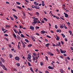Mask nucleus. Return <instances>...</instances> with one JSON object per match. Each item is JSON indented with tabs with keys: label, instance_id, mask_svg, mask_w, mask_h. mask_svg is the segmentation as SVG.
I'll list each match as a JSON object with an SVG mask.
<instances>
[{
	"label": "nucleus",
	"instance_id": "1",
	"mask_svg": "<svg viewBox=\"0 0 73 73\" xmlns=\"http://www.w3.org/2000/svg\"><path fill=\"white\" fill-rule=\"evenodd\" d=\"M33 22L32 23V24L33 26L35 25V24H36L38 23V18L33 19Z\"/></svg>",
	"mask_w": 73,
	"mask_h": 73
},
{
	"label": "nucleus",
	"instance_id": "2",
	"mask_svg": "<svg viewBox=\"0 0 73 73\" xmlns=\"http://www.w3.org/2000/svg\"><path fill=\"white\" fill-rule=\"evenodd\" d=\"M60 50L61 53L62 54L65 53L66 52V50H62L61 49H60Z\"/></svg>",
	"mask_w": 73,
	"mask_h": 73
},
{
	"label": "nucleus",
	"instance_id": "3",
	"mask_svg": "<svg viewBox=\"0 0 73 73\" xmlns=\"http://www.w3.org/2000/svg\"><path fill=\"white\" fill-rule=\"evenodd\" d=\"M15 60H17V61H19L20 60V58L18 56H16L15 57Z\"/></svg>",
	"mask_w": 73,
	"mask_h": 73
},
{
	"label": "nucleus",
	"instance_id": "4",
	"mask_svg": "<svg viewBox=\"0 0 73 73\" xmlns=\"http://www.w3.org/2000/svg\"><path fill=\"white\" fill-rule=\"evenodd\" d=\"M30 29H31L32 31H33L34 30L35 27L33 26H30Z\"/></svg>",
	"mask_w": 73,
	"mask_h": 73
},
{
	"label": "nucleus",
	"instance_id": "5",
	"mask_svg": "<svg viewBox=\"0 0 73 73\" xmlns=\"http://www.w3.org/2000/svg\"><path fill=\"white\" fill-rule=\"evenodd\" d=\"M3 62L1 61H0V66H1L2 67H3V66L4 67V65H3V64H2Z\"/></svg>",
	"mask_w": 73,
	"mask_h": 73
},
{
	"label": "nucleus",
	"instance_id": "6",
	"mask_svg": "<svg viewBox=\"0 0 73 73\" xmlns=\"http://www.w3.org/2000/svg\"><path fill=\"white\" fill-rule=\"evenodd\" d=\"M64 15H65V17H66V18H67V17H68L69 16V15H68V14L66 13H64Z\"/></svg>",
	"mask_w": 73,
	"mask_h": 73
},
{
	"label": "nucleus",
	"instance_id": "7",
	"mask_svg": "<svg viewBox=\"0 0 73 73\" xmlns=\"http://www.w3.org/2000/svg\"><path fill=\"white\" fill-rule=\"evenodd\" d=\"M35 8L37 9H40V7L38 5L36 6V5L35 6Z\"/></svg>",
	"mask_w": 73,
	"mask_h": 73
},
{
	"label": "nucleus",
	"instance_id": "8",
	"mask_svg": "<svg viewBox=\"0 0 73 73\" xmlns=\"http://www.w3.org/2000/svg\"><path fill=\"white\" fill-rule=\"evenodd\" d=\"M27 59L28 61H30V62H32V60H31V58H29V57H27Z\"/></svg>",
	"mask_w": 73,
	"mask_h": 73
},
{
	"label": "nucleus",
	"instance_id": "9",
	"mask_svg": "<svg viewBox=\"0 0 73 73\" xmlns=\"http://www.w3.org/2000/svg\"><path fill=\"white\" fill-rule=\"evenodd\" d=\"M48 69H54V68H53V67L50 66H49L48 67Z\"/></svg>",
	"mask_w": 73,
	"mask_h": 73
},
{
	"label": "nucleus",
	"instance_id": "10",
	"mask_svg": "<svg viewBox=\"0 0 73 73\" xmlns=\"http://www.w3.org/2000/svg\"><path fill=\"white\" fill-rule=\"evenodd\" d=\"M45 33V31L44 30L42 31H40V33L41 34H44Z\"/></svg>",
	"mask_w": 73,
	"mask_h": 73
},
{
	"label": "nucleus",
	"instance_id": "11",
	"mask_svg": "<svg viewBox=\"0 0 73 73\" xmlns=\"http://www.w3.org/2000/svg\"><path fill=\"white\" fill-rule=\"evenodd\" d=\"M0 59L3 62H5V60H4L3 58H1Z\"/></svg>",
	"mask_w": 73,
	"mask_h": 73
},
{
	"label": "nucleus",
	"instance_id": "12",
	"mask_svg": "<svg viewBox=\"0 0 73 73\" xmlns=\"http://www.w3.org/2000/svg\"><path fill=\"white\" fill-rule=\"evenodd\" d=\"M60 38L59 36H56V40H57V41H58L60 40Z\"/></svg>",
	"mask_w": 73,
	"mask_h": 73
},
{
	"label": "nucleus",
	"instance_id": "13",
	"mask_svg": "<svg viewBox=\"0 0 73 73\" xmlns=\"http://www.w3.org/2000/svg\"><path fill=\"white\" fill-rule=\"evenodd\" d=\"M13 16L14 18L16 19H18V17H17V16L15 15H13Z\"/></svg>",
	"mask_w": 73,
	"mask_h": 73
},
{
	"label": "nucleus",
	"instance_id": "14",
	"mask_svg": "<svg viewBox=\"0 0 73 73\" xmlns=\"http://www.w3.org/2000/svg\"><path fill=\"white\" fill-rule=\"evenodd\" d=\"M64 27V26L63 25H60V28H62V29H63V28Z\"/></svg>",
	"mask_w": 73,
	"mask_h": 73
},
{
	"label": "nucleus",
	"instance_id": "15",
	"mask_svg": "<svg viewBox=\"0 0 73 73\" xmlns=\"http://www.w3.org/2000/svg\"><path fill=\"white\" fill-rule=\"evenodd\" d=\"M30 70H31V72H33V73H34V71H33V69H32V67H30Z\"/></svg>",
	"mask_w": 73,
	"mask_h": 73
},
{
	"label": "nucleus",
	"instance_id": "16",
	"mask_svg": "<svg viewBox=\"0 0 73 73\" xmlns=\"http://www.w3.org/2000/svg\"><path fill=\"white\" fill-rule=\"evenodd\" d=\"M32 57L33 58V60H36V58H35V57H36L35 56H33Z\"/></svg>",
	"mask_w": 73,
	"mask_h": 73
},
{
	"label": "nucleus",
	"instance_id": "17",
	"mask_svg": "<svg viewBox=\"0 0 73 73\" xmlns=\"http://www.w3.org/2000/svg\"><path fill=\"white\" fill-rule=\"evenodd\" d=\"M5 27H6V28H8L9 27H11V26H10L9 25H5Z\"/></svg>",
	"mask_w": 73,
	"mask_h": 73
},
{
	"label": "nucleus",
	"instance_id": "18",
	"mask_svg": "<svg viewBox=\"0 0 73 73\" xmlns=\"http://www.w3.org/2000/svg\"><path fill=\"white\" fill-rule=\"evenodd\" d=\"M49 45H50L49 43H47L46 44L45 46L46 47H49Z\"/></svg>",
	"mask_w": 73,
	"mask_h": 73
},
{
	"label": "nucleus",
	"instance_id": "19",
	"mask_svg": "<svg viewBox=\"0 0 73 73\" xmlns=\"http://www.w3.org/2000/svg\"><path fill=\"white\" fill-rule=\"evenodd\" d=\"M22 45H23V48H25V43H23V44H22Z\"/></svg>",
	"mask_w": 73,
	"mask_h": 73
},
{
	"label": "nucleus",
	"instance_id": "20",
	"mask_svg": "<svg viewBox=\"0 0 73 73\" xmlns=\"http://www.w3.org/2000/svg\"><path fill=\"white\" fill-rule=\"evenodd\" d=\"M40 65L41 66H42L44 65V63L42 62H40Z\"/></svg>",
	"mask_w": 73,
	"mask_h": 73
},
{
	"label": "nucleus",
	"instance_id": "21",
	"mask_svg": "<svg viewBox=\"0 0 73 73\" xmlns=\"http://www.w3.org/2000/svg\"><path fill=\"white\" fill-rule=\"evenodd\" d=\"M14 32H15V33H17V32L18 31H17L16 30V29H13Z\"/></svg>",
	"mask_w": 73,
	"mask_h": 73
},
{
	"label": "nucleus",
	"instance_id": "22",
	"mask_svg": "<svg viewBox=\"0 0 73 73\" xmlns=\"http://www.w3.org/2000/svg\"><path fill=\"white\" fill-rule=\"evenodd\" d=\"M16 65L17 66H20V63H17L16 64Z\"/></svg>",
	"mask_w": 73,
	"mask_h": 73
},
{
	"label": "nucleus",
	"instance_id": "23",
	"mask_svg": "<svg viewBox=\"0 0 73 73\" xmlns=\"http://www.w3.org/2000/svg\"><path fill=\"white\" fill-rule=\"evenodd\" d=\"M47 54H48V55H50V54L51 53V52H49V51H47Z\"/></svg>",
	"mask_w": 73,
	"mask_h": 73
},
{
	"label": "nucleus",
	"instance_id": "24",
	"mask_svg": "<svg viewBox=\"0 0 73 73\" xmlns=\"http://www.w3.org/2000/svg\"><path fill=\"white\" fill-rule=\"evenodd\" d=\"M9 56L10 58H12L13 57V55H12L11 54H9Z\"/></svg>",
	"mask_w": 73,
	"mask_h": 73
},
{
	"label": "nucleus",
	"instance_id": "25",
	"mask_svg": "<svg viewBox=\"0 0 73 73\" xmlns=\"http://www.w3.org/2000/svg\"><path fill=\"white\" fill-rule=\"evenodd\" d=\"M31 38H32L33 41H35V39L34 38V37H31Z\"/></svg>",
	"mask_w": 73,
	"mask_h": 73
},
{
	"label": "nucleus",
	"instance_id": "26",
	"mask_svg": "<svg viewBox=\"0 0 73 73\" xmlns=\"http://www.w3.org/2000/svg\"><path fill=\"white\" fill-rule=\"evenodd\" d=\"M14 37H15V38H16V35H15V33H13V34Z\"/></svg>",
	"mask_w": 73,
	"mask_h": 73
},
{
	"label": "nucleus",
	"instance_id": "27",
	"mask_svg": "<svg viewBox=\"0 0 73 73\" xmlns=\"http://www.w3.org/2000/svg\"><path fill=\"white\" fill-rule=\"evenodd\" d=\"M60 72L61 73H64V71H63V70H62V69H60Z\"/></svg>",
	"mask_w": 73,
	"mask_h": 73
},
{
	"label": "nucleus",
	"instance_id": "28",
	"mask_svg": "<svg viewBox=\"0 0 73 73\" xmlns=\"http://www.w3.org/2000/svg\"><path fill=\"white\" fill-rule=\"evenodd\" d=\"M28 57H29V58H32V56H31V55L29 54H28Z\"/></svg>",
	"mask_w": 73,
	"mask_h": 73
},
{
	"label": "nucleus",
	"instance_id": "29",
	"mask_svg": "<svg viewBox=\"0 0 73 73\" xmlns=\"http://www.w3.org/2000/svg\"><path fill=\"white\" fill-rule=\"evenodd\" d=\"M16 4H18V5H20L21 4V3L18 2H16Z\"/></svg>",
	"mask_w": 73,
	"mask_h": 73
},
{
	"label": "nucleus",
	"instance_id": "30",
	"mask_svg": "<svg viewBox=\"0 0 73 73\" xmlns=\"http://www.w3.org/2000/svg\"><path fill=\"white\" fill-rule=\"evenodd\" d=\"M68 32H69V33H70V35H72V33L71 31H70V30H69Z\"/></svg>",
	"mask_w": 73,
	"mask_h": 73
},
{
	"label": "nucleus",
	"instance_id": "31",
	"mask_svg": "<svg viewBox=\"0 0 73 73\" xmlns=\"http://www.w3.org/2000/svg\"><path fill=\"white\" fill-rule=\"evenodd\" d=\"M21 37H23L24 38L25 37L24 35H23V34H21Z\"/></svg>",
	"mask_w": 73,
	"mask_h": 73
},
{
	"label": "nucleus",
	"instance_id": "32",
	"mask_svg": "<svg viewBox=\"0 0 73 73\" xmlns=\"http://www.w3.org/2000/svg\"><path fill=\"white\" fill-rule=\"evenodd\" d=\"M43 20H45L46 21H48V19H46V18H44Z\"/></svg>",
	"mask_w": 73,
	"mask_h": 73
},
{
	"label": "nucleus",
	"instance_id": "33",
	"mask_svg": "<svg viewBox=\"0 0 73 73\" xmlns=\"http://www.w3.org/2000/svg\"><path fill=\"white\" fill-rule=\"evenodd\" d=\"M33 56H36L37 55V54H36V53H33Z\"/></svg>",
	"mask_w": 73,
	"mask_h": 73
},
{
	"label": "nucleus",
	"instance_id": "34",
	"mask_svg": "<svg viewBox=\"0 0 73 73\" xmlns=\"http://www.w3.org/2000/svg\"><path fill=\"white\" fill-rule=\"evenodd\" d=\"M17 38H18V40H20V37L19 35H18V36H17Z\"/></svg>",
	"mask_w": 73,
	"mask_h": 73
},
{
	"label": "nucleus",
	"instance_id": "35",
	"mask_svg": "<svg viewBox=\"0 0 73 73\" xmlns=\"http://www.w3.org/2000/svg\"><path fill=\"white\" fill-rule=\"evenodd\" d=\"M36 15L38 16V15H40V14L38 12H36Z\"/></svg>",
	"mask_w": 73,
	"mask_h": 73
},
{
	"label": "nucleus",
	"instance_id": "36",
	"mask_svg": "<svg viewBox=\"0 0 73 73\" xmlns=\"http://www.w3.org/2000/svg\"><path fill=\"white\" fill-rule=\"evenodd\" d=\"M32 45L31 44H30L28 45V47H31V46H32Z\"/></svg>",
	"mask_w": 73,
	"mask_h": 73
},
{
	"label": "nucleus",
	"instance_id": "37",
	"mask_svg": "<svg viewBox=\"0 0 73 73\" xmlns=\"http://www.w3.org/2000/svg\"><path fill=\"white\" fill-rule=\"evenodd\" d=\"M10 18H11V20H13H13H14L13 18V17H10Z\"/></svg>",
	"mask_w": 73,
	"mask_h": 73
},
{
	"label": "nucleus",
	"instance_id": "38",
	"mask_svg": "<svg viewBox=\"0 0 73 73\" xmlns=\"http://www.w3.org/2000/svg\"><path fill=\"white\" fill-rule=\"evenodd\" d=\"M17 8H19V9H21V7H19V6H17Z\"/></svg>",
	"mask_w": 73,
	"mask_h": 73
},
{
	"label": "nucleus",
	"instance_id": "39",
	"mask_svg": "<svg viewBox=\"0 0 73 73\" xmlns=\"http://www.w3.org/2000/svg\"><path fill=\"white\" fill-rule=\"evenodd\" d=\"M61 35H62V36H63V37H64V38L65 37V35H64V34H62Z\"/></svg>",
	"mask_w": 73,
	"mask_h": 73
},
{
	"label": "nucleus",
	"instance_id": "40",
	"mask_svg": "<svg viewBox=\"0 0 73 73\" xmlns=\"http://www.w3.org/2000/svg\"><path fill=\"white\" fill-rule=\"evenodd\" d=\"M28 64L29 65V66H32V65H31V63H30L29 62H28Z\"/></svg>",
	"mask_w": 73,
	"mask_h": 73
},
{
	"label": "nucleus",
	"instance_id": "41",
	"mask_svg": "<svg viewBox=\"0 0 73 73\" xmlns=\"http://www.w3.org/2000/svg\"><path fill=\"white\" fill-rule=\"evenodd\" d=\"M39 28H40V27H39L36 26V30H37V29H39Z\"/></svg>",
	"mask_w": 73,
	"mask_h": 73
},
{
	"label": "nucleus",
	"instance_id": "42",
	"mask_svg": "<svg viewBox=\"0 0 73 73\" xmlns=\"http://www.w3.org/2000/svg\"><path fill=\"white\" fill-rule=\"evenodd\" d=\"M25 40L27 42H29V40H28V39H25Z\"/></svg>",
	"mask_w": 73,
	"mask_h": 73
},
{
	"label": "nucleus",
	"instance_id": "43",
	"mask_svg": "<svg viewBox=\"0 0 73 73\" xmlns=\"http://www.w3.org/2000/svg\"><path fill=\"white\" fill-rule=\"evenodd\" d=\"M66 24H67V25H70V23H69V22H68H68H66Z\"/></svg>",
	"mask_w": 73,
	"mask_h": 73
},
{
	"label": "nucleus",
	"instance_id": "44",
	"mask_svg": "<svg viewBox=\"0 0 73 73\" xmlns=\"http://www.w3.org/2000/svg\"><path fill=\"white\" fill-rule=\"evenodd\" d=\"M51 64H52V65L53 68H54L55 66H54V64H53V63H51Z\"/></svg>",
	"mask_w": 73,
	"mask_h": 73
},
{
	"label": "nucleus",
	"instance_id": "45",
	"mask_svg": "<svg viewBox=\"0 0 73 73\" xmlns=\"http://www.w3.org/2000/svg\"><path fill=\"white\" fill-rule=\"evenodd\" d=\"M46 36L47 37H48V38H51V37L50 36H49L47 35H46Z\"/></svg>",
	"mask_w": 73,
	"mask_h": 73
},
{
	"label": "nucleus",
	"instance_id": "46",
	"mask_svg": "<svg viewBox=\"0 0 73 73\" xmlns=\"http://www.w3.org/2000/svg\"><path fill=\"white\" fill-rule=\"evenodd\" d=\"M45 57L47 61H48V57L47 56H45Z\"/></svg>",
	"mask_w": 73,
	"mask_h": 73
},
{
	"label": "nucleus",
	"instance_id": "47",
	"mask_svg": "<svg viewBox=\"0 0 73 73\" xmlns=\"http://www.w3.org/2000/svg\"><path fill=\"white\" fill-rule=\"evenodd\" d=\"M31 7L32 8H35V5H33Z\"/></svg>",
	"mask_w": 73,
	"mask_h": 73
},
{
	"label": "nucleus",
	"instance_id": "48",
	"mask_svg": "<svg viewBox=\"0 0 73 73\" xmlns=\"http://www.w3.org/2000/svg\"><path fill=\"white\" fill-rule=\"evenodd\" d=\"M50 56H54V54L52 53V52H51V54H50Z\"/></svg>",
	"mask_w": 73,
	"mask_h": 73
},
{
	"label": "nucleus",
	"instance_id": "49",
	"mask_svg": "<svg viewBox=\"0 0 73 73\" xmlns=\"http://www.w3.org/2000/svg\"><path fill=\"white\" fill-rule=\"evenodd\" d=\"M33 20H35V19H36L37 18H36V17H33Z\"/></svg>",
	"mask_w": 73,
	"mask_h": 73
},
{
	"label": "nucleus",
	"instance_id": "50",
	"mask_svg": "<svg viewBox=\"0 0 73 73\" xmlns=\"http://www.w3.org/2000/svg\"><path fill=\"white\" fill-rule=\"evenodd\" d=\"M18 48L20 50V44H19L18 45Z\"/></svg>",
	"mask_w": 73,
	"mask_h": 73
},
{
	"label": "nucleus",
	"instance_id": "51",
	"mask_svg": "<svg viewBox=\"0 0 73 73\" xmlns=\"http://www.w3.org/2000/svg\"><path fill=\"white\" fill-rule=\"evenodd\" d=\"M41 22L42 23H45V22H44V19H42V21H41Z\"/></svg>",
	"mask_w": 73,
	"mask_h": 73
},
{
	"label": "nucleus",
	"instance_id": "52",
	"mask_svg": "<svg viewBox=\"0 0 73 73\" xmlns=\"http://www.w3.org/2000/svg\"><path fill=\"white\" fill-rule=\"evenodd\" d=\"M59 57H60V58H61L62 59L64 58H63V57H62V56H60Z\"/></svg>",
	"mask_w": 73,
	"mask_h": 73
},
{
	"label": "nucleus",
	"instance_id": "53",
	"mask_svg": "<svg viewBox=\"0 0 73 73\" xmlns=\"http://www.w3.org/2000/svg\"><path fill=\"white\" fill-rule=\"evenodd\" d=\"M4 36L6 37H8V35L7 34H5Z\"/></svg>",
	"mask_w": 73,
	"mask_h": 73
},
{
	"label": "nucleus",
	"instance_id": "54",
	"mask_svg": "<svg viewBox=\"0 0 73 73\" xmlns=\"http://www.w3.org/2000/svg\"><path fill=\"white\" fill-rule=\"evenodd\" d=\"M55 27L56 29H57V28H58V27H57V25H55Z\"/></svg>",
	"mask_w": 73,
	"mask_h": 73
},
{
	"label": "nucleus",
	"instance_id": "55",
	"mask_svg": "<svg viewBox=\"0 0 73 73\" xmlns=\"http://www.w3.org/2000/svg\"><path fill=\"white\" fill-rule=\"evenodd\" d=\"M36 35L37 36H39V35H40V34H39L38 33H36Z\"/></svg>",
	"mask_w": 73,
	"mask_h": 73
},
{
	"label": "nucleus",
	"instance_id": "56",
	"mask_svg": "<svg viewBox=\"0 0 73 73\" xmlns=\"http://www.w3.org/2000/svg\"><path fill=\"white\" fill-rule=\"evenodd\" d=\"M61 42L62 45H64V42H63V41H61Z\"/></svg>",
	"mask_w": 73,
	"mask_h": 73
},
{
	"label": "nucleus",
	"instance_id": "57",
	"mask_svg": "<svg viewBox=\"0 0 73 73\" xmlns=\"http://www.w3.org/2000/svg\"><path fill=\"white\" fill-rule=\"evenodd\" d=\"M45 73H49V72H48V71H47V70H46L45 71Z\"/></svg>",
	"mask_w": 73,
	"mask_h": 73
},
{
	"label": "nucleus",
	"instance_id": "58",
	"mask_svg": "<svg viewBox=\"0 0 73 73\" xmlns=\"http://www.w3.org/2000/svg\"><path fill=\"white\" fill-rule=\"evenodd\" d=\"M3 67H4V69H5V70H7V68H5V66H4V67L3 66Z\"/></svg>",
	"mask_w": 73,
	"mask_h": 73
},
{
	"label": "nucleus",
	"instance_id": "59",
	"mask_svg": "<svg viewBox=\"0 0 73 73\" xmlns=\"http://www.w3.org/2000/svg\"><path fill=\"white\" fill-rule=\"evenodd\" d=\"M8 46L9 47V48H11L12 47V46H11V44H9Z\"/></svg>",
	"mask_w": 73,
	"mask_h": 73
},
{
	"label": "nucleus",
	"instance_id": "60",
	"mask_svg": "<svg viewBox=\"0 0 73 73\" xmlns=\"http://www.w3.org/2000/svg\"><path fill=\"white\" fill-rule=\"evenodd\" d=\"M13 11H15V12H16V10L15 9H12Z\"/></svg>",
	"mask_w": 73,
	"mask_h": 73
},
{
	"label": "nucleus",
	"instance_id": "61",
	"mask_svg": "<svg viewBox=\"0 0 73 73\" xmlns=\"http://www.w3.org/2000/svg\"><path fill=\"white\" fill-rule=\"evenodd\" d=\"M22 14H23V15H25V13H24V11H22Z\"/></svg>",
	"mask_w": 73,
	"mask_h": 73
},
{
	"label": "nucleus",
	"instance_id": "62",
	"mask_svg": "<svg viewBox=\"0 0 73 73\" xmlns=\"http://www.w3.org/2000/svg\"><path fill=\"white\" fill-rule=\"evenodd\" d=\"M67 58L68 60H70V58L69 56H68Z\"/></svg>",
	"mask_w": 73,
	"mask_h": 73
},
{
	"label": "nucleus",
	"instance_id": "63",
	"mask_svg": "<svg viewBox=\"0 0 73 73\" xmlns=\"http://www.w3.org/2000/svg\"><path fill=\"white\" fill-rule=\"evenodd\" d=\"M56 18L57 19H59V17H57V16H56Z\"/></svg>",
	"mask_w": 73,
	"mask_h": 73
},
{
	"label": "nucleus",
	"instance_id": "64",
	"mask_svg": "<svg viewBox=\"0 0 73 73\" xmlns=\"http://www.w3.org/2000/svg\"><path fill=\"white\" fill-rule=\"evenodd\" d=\"M70 49H71V50H73V47H70Z\"/></svg>",
	"mask_w": 73,
	"mask_h": 73
}]
</instances>
